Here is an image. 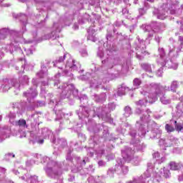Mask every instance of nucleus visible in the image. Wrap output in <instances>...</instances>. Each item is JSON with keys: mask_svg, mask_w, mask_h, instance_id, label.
<instances>
[{"mask_svg": "<svg viewBox=\"0 0 183 183\" xmlns=\"http://www.w3.org/2000/svg\"><path fill=\"white\" fill-rule=\"evenodd\" d=\"M145 144L144 143H139L137 142V144H135V147L136 149H137V151H142L144 148H145Z\"/></svg>", "mask_w": 183, "mask_h": 183, "instance_id": "obj_44", "label": "nucleus"}, {"mask_svg": "<svg viewBox=\"0 0 183 183\" xmlns=\"http://www.w3.org/2000/svg\"><path fill=\"white\" fill-rule=\"evenodd\" d=\"M41 162H47L45 172L50 178H59L62 175V169L56 162L51 160V158L45 156L42 158Z\"/></svg>", "mask_w": 183, "mask_h": 183, "instance_id": "obj_4", "label": "nucleus"}, {"mask_svg": "<svg viewBox=\"0 0 183 183\" xmlns=\"http://www.w3.org/2000/svg\"><path fill=\"white\" fill-rule=\"evenodd\" d=\"M134 154H135V152H134V150L129 147H127L125 150L122 151V155L124 159L128 162L131 161L132 164L134 165H139V162H141V158L138 157H134Z\"/></svg>", "mask_w": 183, "mask_h": 183, "instance_id": "obj_9", "label": "nucleus"}, {"mask_svg": "<svg viewBox=\"0 0 183 183\" xmlns=\"http://www.w3.org/2000/svg\"><path fill=\"white\" fill-rule=\"evenodd\" d=\"M136 114H139V115L142 114V115L140 116L141 127H139V131H142V134H139V135L140 137H145V134H147V129L146 127H144L142 126L144 125L143 124H148V122H149L152 112H151L149 109H147L145 112H143L141 109H137Z\"/></svg>", "mask_w": 183, "mask_h": 183, "instance_id": "obj_7", "label": "nucleus"}, {"mask_svg": "<svg viewBox=\"0 0 183 183\" xmlns=\"http://www.w3.org/2000/svg\"><path fill=\"white\" fill-rule=\"evenodd\" d=\"M49 64H51L50 60L43 61L41 63V69L36 73V76L39 78H46V76H48V69H46V66H49Z\"/></svg>", "mask_w": 183, "mask_h": 183, "instance_id": "obj_13", "label": "nucleus"}, {"mask_svg": "<svg viewBox=\"0 0 183 183\" xmlns=\"http://www.w3.org/2000/svg\"><path fill=\"white\" fill-rule=\"evenodd\" d=\"M86 171H87V174H92V172H94L95 169H94V166L90 165L89 168L86 169Z\"/></svg>", "mask_w": 183, "mask_h": 183, "instance_id": "obj_51", "label": "nucleus"}, {"mask_svg": "<svg viewBox=\"0 0 183 183\" xmlns=\"http://www.w3.org/2000/svg\"><path fill=\"white\" fill-rule=\"evenodd\" d=\"M162 74H164V69L162 67H160L157 71V76H162Z\"/></svg>", "mask_w": 183, "mask_h": 183, "instance_id": "obj_53", "label": "nucleus"}, {"mask_svg": "<svg viewBox=\"0 0 183 183\" xmlns=\"http://www.w3.org/2000/svg\"><path fill=\"white\" fill-rule=\"evenodd\" d=\"M150 88L154 91V94L147 93L149 98H151L152 101H157V97H160V102L163 105H168L171 104V99L165 96V92L169 89V87L167 86H162L161 84L152 83L150 84Z\"/></svg>", "mask_w": 183, "mask_h": 183, "instance_id": "obj_3", "label": "nucleus"}, {"mask_svg": "<svg viewBox=\"0 0 183 183\" xmlns=\"http://www.w3.org/2000/svg\"><path fill=\"white\" fill-rule=\"evenodd\" d=\"M178 40L180 42L179 46L177 47L175 44H171L168 46V55L171 58H177V56H179V52H182L183 51V36H179Z\"/></svg>", "mask_w": 183, "mask_h": 183, "instance_id": "obj_10", "label": "nucleus"}, {"mask_svg": "<svg viewBox=\"0 0 183 183\" xmlns=\"http://www.w3.org/2000/svg\"><path fill=\"white\" fill-rule=\"evenodd\" d=\"M12 158H15V154H14L12 153L6 154L4 156V159L6 161H11V159H12Z\"/></svg>", "mask_w": 183, "mask_h": 183, "instance_id": "obj_46", "label": "nucleus"}, {"mask_svg": "<svg viewBox=\"0 0 183 183\" xmlns=\"http://www.w3.org/2000/svg\"><path fill=\"white\" fill-rule=\"evenodd\" d=\"M153 158H154L155 159H158V158H159V152H154L153 154Z\"/></svg>", "mask_w": 183, "mask_h": 183, "instance_id": "obj_64", "label": "nucleus"}, {"mask_svg": "<svg viewBox=\"0 0 183 183\" xmlns=\"http://www.w3.org/2000/svg\"><path fill=\"white\" fill-rule=\"evenodd\" d=\"M141 93L146 97V99H140L139 101L136 102L135 104L137 105V107H144V105H146V104L148 102L152 103V101L150 100L152 99L148 97V92L143 91Z\"/></svg>", "mask_w": 183, "mask_h": 183, "instance_id": "obj_16", "label": "nucleus"}, {"mask_svg": "<svg viewBox=\"0 0 183 183\" xmlns=\"http://www.w3.org/2000/svg\"><path fill=\"white\" fill-rule=\"evenodd\" d=\"M147 14V10H145V9L144 8H140L139 9V15L138 18H139V16H142L144 15H145Z\"/></svg>", "mask_w": 183, "mask_h": 183, "instance_id": "obj_49", "label": "nucleus"}, {"mask_svg": "<svg viewBox=\"0 0 183 183\" xmlns=\"http://www.w3.org/2000/svg\"><path fill=\"white\" fill-rule=\"evenodd\" d=\"M115 78V74H107L104 76V79H103V82L104 84H107V82H109V81H112V79H114Z\"/></svg>", "mask_w": 183, "mask_h": 183, "instance_id": "obj_36", "label": "nucleus"}, {"mask_svg": "<svg viewBox=\"0 0 183 183\" xmlns=\"http://www.w3.org/2000/svg\"><path fill=\"white\" fill-rule=\"evenodd\" d=\"M106 158H107V161H112V159H114V158H115V156H114V154H109V155L106 156Z\"/></svg>", "mask_w": 183, "mask_h": 183, "instance_id": "obj_57", "label": "nucleus"}, {"mask_svg": "<svg viewBox=\"0 0 183 183\" xmlns=\"http://www.w3.org/2000/svg\"><path fill=\"white\" fill-rule=\"evenodd\" d=\"M89 183H96L95 179H94V177L91 176L87 179Z\"/></svg>", "mask_w": 183, "mask_h": 183, "instance_id": "obj_61", "label": "nucleus"}, {"mask_svg": "<svg viewBox=\"0 0 183 183\" xmlns=\"http://www.w3.org/2000/svg\"><path fill=\"white\" fill-rule=\"evenodd\" d=\"M137 39H138V41L139 42V44H141V45H143V46H145V43L147 42V41H144L139 39V36H137Z\"/></svg>", "mask_w": 183, "mask_h": 183, "instance_id": "obj_59", "label": "nucleus"}, {"mask_svg": "<svg viewBox=\"0 0 183 183\" xmlns=\"http://www.w3.org/2000/svg\"><path fill=\"white\" fill-rule=\"evenodd\" d=\"M9 34V30L6 28L1 29V39H5L6 36Z\"/></svg>", "mask_w": 183, "mask_h": 183, "instance_id": "obj_43", "label": "nucleus"}, {"mask_svg": "<svg viewBox=\"0 0 183 183\" xmlns=\"http://www.w3.org/2000/svg\"><path fill=\"white\" fill-rule=\"evenodd\" d=\"M141 84H142V81H141V79H139L138 78H135L133 80V85H134V89H138V88H139V85H141Z\"/></svg>", "mask_w": 183, "mask_h": 183, "instance_id": "obj_41", "label": "nucleus"}, {"mask_svg": "<svg viewBox=\"0 0 183 183\" xmlns=\"http://www.w3.org/2000/svg\"><path fill=\"white\" fill-rule=\"evenodd\" d=\"M107 41H114V36L112 35V32H109V31L107 32Z\"/></svg>", "mask_w": 183, "mask_h": 183, "instance_id": "obj_50", "label": "nucleus"}, {"mask_svg": "<svg viewBox=\"0 0 183 183\" xmlns=\"http://www.w3.org/2000/svg\"><path fill=\"white\" fill-rule=\"evenodd\" d=\"M9 119V122L11 123L13 125H14L16 122V121H15L16 118V114H15V112H10L8 115H7Z\"/></svg>", "mask_w": 183, "mask_h": 183, "instance_id": "obj_30", "label": "nucleus"}, {"mask_svg": "<svg viewBox=\"0 0 183 183\" xmlns=\"http://www.w3.org/2000/svg\"><path fill=\"white\" fill-rule=\"evenodd\" d=\"M107 99V94L105 93H102L100 95L94 94V100L96 102H104Z\"/></svg>", "mask_w": 183, "mask_h": 183, "instance_id": "obj_28", "label": "nucleus"}, {"mask_svg": "<svg viewBox=\"0 0 183 183\" xmlns=\"http://www.w3.org/2000/svg\"><path fill=\"white\" fill-rule=\"evenodd\" d=\"M129 135L132 138H135L137 137V130L132 129L129 132Z\"/></svg>", "mask_w": 183, "mask_h": 183, "instance_id": "obj_52", "label": "nucleus"}, {"mask_svg": "<svg viewBox=\"0 0 183 183\" xmlns=\"http://www.w3.org/2000/svg\"><path fill=\"white\" fill-rule=\"evenodd\" d=\"M159 55L160 56L159 59L157 60V64L161 65L162 66H166L167 68H170L172 69H178V63H177V58H172L169 56L165 52V49L162 47H159L158 49ZM170 58L169 59H168Z\"/></svg>", "mask_w": 183, "mask_h": 183, "instance_id": "obj_5", "label": "nucleus"}, {"mask_svg": "<svg viewBox=\"0 0 183 183\" xmlns=\"http://www.w3.org/2000/svg\"><path fill=\"white\" fill-rule=\"evenodd\" d=\"M160 177H164V178H171V172H169V169H161L160 171Z\"/></svg>", "mask_w": 183, "mask_h": 183, "instance_id": "obj_26", "label": "nucleus"}, {"mask_svg": "<svg viewBox=\"0 0 183 183\" xmlns=\"http://www.w3.org/2000/svg\"><path fill=\"white\" fill-rule=\"evenodd\" d=\"M53 144H56L57 145V148L59 149H61L64 147H66V140L65 139H53L51 141Z\"/></svg>", "mask_w": 183, "mask_h": 183, "instance_id": "obj_18", "label": "nucleus"}, {"mask_svg": "<svg viewBox=\"0 0 183 183\" xmlns=\"http://www.w3.org/2000/svg\"><path fill=\"white\" fill-rule=\"evenodd\" d=\"M169 140L171 141V144H170V145H174V144H176L177 143V141H178V139H175V137H170V138H169Z\"/></svg>", "mask_w": 183, "mask_h": 183, "instance_id": "obj_55", "label": "nucleus"}, {"mask_svg": "<svg viewBox=\"0 0 183 183\" xmlns=\"http://www.w3.org/2000/svg\"><path fill=\"white\" fill-rule=\"evenodd\" d=\"M16 127H20V128H28V124H26V121L24 119H21L14 123Z\"/></svg>", "mask_w": 183, "mask_h": 183, "instance_id": "obj_29", "label": "nucleus"}, {"mask_svg": "<svg viewBox=\"0 0 183 183\" xmlns=\"http://www.w3.org/2000/svg\"><path fill=\"white\" fill-rule=\"evenodd\" d=\"M59 92H61V98L65 99V98H71V96L78 97V89H75L74 84H66V86H59Z\"/></svg>", "mask_w": 183, "mask_h": 183, "instance_id": "obj_8", "label": "nucleus"}, {"mask_svg": "<svg viewBox=\"0 0 183 183\" xmlns=\"http://www.w3.org/2000/svg\"><path fill=\"white\" fill-rule=\"evenodd\" d=\"M162 134V131H161L159 129H154L151 131L150 133V138L152 139H154L155 138H161V134Z\"/></svg>", "mask_w": 183, "mask_h": 183, "instance_id": "obj_23", "label": "nucleus"}, {"mask_svg": "<svg viewBox=\"0 0 183 183\" xmlns=\"http://www.w3.org/2000/svg\"><path fill=\"white\" fill-rule=\"evenodd\" d=\"M132 114V110L131 109V107L129 106L124 107V115L126 118H128L131 114Z\"/></svg>", "mask_w": 183, "mask_h": 183, "instance_id": "obj_40", "label": "nucleus"}, {"mask_svg": "<svg viewBox=\"0 0 183 183\" xmlns=\"http://www.w3.org/2000/svg\"><path fill=\"white\" fill-rule=\"evenodd\" d=\"M56 106L54 107V111H56V118L55 119V121H58L59 119H61L64 117V113L61 110H56V107H58V102L55 101Z\"/></svg>", "mask_w": 183, "mask_h": 183, "instance_id": "obj_27", "label": "nucleus"}, {"mask_svg": "<svg viewBox=\"0 0 183 183\" xmlns=\"http://www.w3.org/2000/svg\"><path fill=\"white\" fill-rule=\"evenodd\" d=\"M33 86L29 90L24 93V97L27 99L28 102L30 104L34 103V99L38 96V91H36V87L38 86V81L36 79H32Z\"/></svg>", "mask_w": 183, "mask_h": 183, "instance_id": "obj_11", "label": "nucleus"}, {"mask_svg": "<svg viewBox=\"0 0 183 183\" xmlns=\"http://www.w3.org/2000/svg\"><path fill=\"white\" fill-rule=\"evenodd\" d=\"M97 56L101 59L104 58V51H102V49H99V51H97Z\"/></svg>", "mask_w": 183, "mask_h": 183, "instance_id": "obj_54", "label": "nucleus"}, {"mask_svg": "<svg viewBox=\"0 0 183 183\" xmlns=\"http://www.w3.org/2000/svg\"><path fill=\"white\" fill-rule=\"evenodd\" d=\"M127 89L128 87H127V86L124 84L119 86L117 90V95H119V97H122V95H125V91H127Z\"/></svg>", "mask_w": 183, "mask_h": 183, "instance_id": "obj_32", "label": "nucleus"}, {"mask_svg": "<svg viewBox=\"0 0 183 183\" xmlns=\"http://www.w3.org/2000/svg\"><path fill=\"white\" fill-rule=\"evenodd\" d=\"M100 85H102V82L98 78L93 79L90 81L91 88H94V89H98Z\"/></svg>", "mask_w": 183, "mask_h": 183, "instance_id": "obj_22", "label": "nucleus"}, {"mask_svg": "<svg viewBox=\"0 0 183 183\" xmlns=\"http://www.w3.org/2000/svg\"><path fill=\"white\" fill-rule=\"evenodd\" d=\"M65 59L66 60L64 69V68L61 66V64H62ZM54 66H56L59 69H63V71L61 72L62 75H66L68 72L78 71V68H81V64L76 62L69 54H64L63 56H59V59L55 61Z\"/></svg>", "mask_w": 183, "mask_h": 183, "instance_id": "obj_2", "label": "nucleus"}, {"mask_svg": "<svg viewBox=\"0 0 183 183\" xmlns=\"http://www.w3.org/2000/svg\"><path fill=\"white\" fill-rule=\"evenodd\" d=\"M165 129H166L167 132H174L175 131V128H174V127H172L168 124H166Z\"/></svg>", "mask_w": 183, "mask_h": 183, "instance_id": "obj_47", "label": "nucleus"}, {"mask_svg": "<svg viewBox=\"0 0 183 183\" xmlns=\"http://www.w3.org/2000/svg\"><path fill=\"white\" fill-rule=\"evenodd\" d=\"M169 167H170V169H172V171H178V169L181 168V164L175 162H171L169 163Z\"/></svg>", "mask_w": 183, "mask_h": 183, "instance_id": "obj_33", "label": "nucleus"}, {"mask_svg": "<svg viewBox=\"0 0 183 183\" xmlns=\"http://www.w3.org/2000/svg\"><path fill=\"white\" fill-rule=\"evenodd\" d=\"M99 167H107V162H104L103 160H99L98 162Z\"/></svg>", "mask_w": 183, "mask_h": 183, "instance_id": "obj_56", "label": "nucleus"}, {"mask_svg": "<svg viewBox=\"0 0 183 183\" xmlns=\"http://www.w3.org/2000/svg\"><path fill=\"white\" fill-rule=\"evenodd\" d=\"M41 137L44 139L49 138V137H52L53 133L48 128H44L40 130Z\"/></svg>", "mask_w": 183, "mask_h": 183, "instance_id": "obj_19", "label": "nucleus"}, {"mask_svg": "<svg viewBox=\"0 0 183 183\" xmlns=\"http://www.w3.org/2000/svg\"><path fill=\"white\" fill-rule=\"evenodd\" d=\"M96 29H93L92 26H90L89 29L87 30V39L89 41H92L93 42H95L97 41V37L95 36L96 34Z\"/></svg>", "mask_w": 183, "mask_h": 183, "instance_id": "obj_17", "label": "nucleus"}, {"mask_svg": "<svg viewBox=\"0 0 183 183\" xmlns=\"http://www.w3.org/2000/svg\"><path fill=\"white\" fill-rule=\"evenodd\" d=\"M175 5L171 4V1H169L167 4L164 3L159 10L156 9L153 11L154 16H157V19L164 20L167 18V13L169 11L172 15L175 14Z\"/></svg>", "mask_w": 183, "mask_h": 183, "instance_id": "obj_6", "label": "nucleus"}, {"mask_svg": "<svg viewBox=\"0 0 183 183\" xmlns=\"http://www.w3.org/2000/svg\"><path fill=\"white\" fill-rule=\"evenodd\" d=\"M26 54V55H32V54H34V52L32 51V50L31 49H25Z\"/></svg>", "mask_w": 183, "mask_h": 183, "instance_id": "obj_62", "label": "nucleus"}, {"mask_svg": "<svg viewBox=\"0 0 183 183\" xmlns=\"http://www.w3.org/2000/svg\"><path fill=\"white\" fill-rule=\"evenodd\" d=\"M86 164V162H85V159L81 160V157L77 158V165L82 167L83 165H85Z\"/></svg>", "mask_w": 183, "mask_h": 183, "instance_id": "obj_48", "label": "nucleus"}, {"mask_svg": "<svg viewBox=\"0 0 183 183\" xmlns=\"http://www.w3.org/2000/svg\"><path fill=\"white\" fill-rule=\"evenodd\" d=\"M179 86V84L178 83L177 81H173L171 83L170 85V90L172 92H177V89H178V87Z\"/></svg>", "mask_w": 183, "mask_h": 183, "instance_id": "obj_35", "label": "nucleus"}, {"mask_svg": "<svg viewBox=\"0 0 183 183\" xmlns=\"http://www.w3.org/2000/svg\"><path fill=\"white\" fill-rule=\"evenodd\" d=\"M14 86L16 89H19L21 86V84L18 82L16 79L9 80L8 79H3L1 81V89H3V92H6L9 91L11 88Z\"/></svg>", "mask_w": 183, "mask_h": 183, "instance_id": "obj_12", "label": "nucleus"}, {"mask_svg": "<svg viewBox=\"0 0 183 183\" xmlns=\"http://www.w3.org/2000/svg\"><path fill=\"white\" fill-rule=\"evenodd\" d=\"M19 81L21 85H25V84H29V77H28V76L24 75L19 78Z\"/></svg>", "mask_w": 183, "mask_h": 183, "instance_id": "obj_39", "label": "nucleus"}, {"mask_svg": "<svg viewBox=\"0 0 183 183\" xmlns=\"http://www.w3.org/2000/svg\"><path fill=\"white\" fill-rule=\"evenodd\" d=\"M11 108L15 109L14 112H16V114H19V112H21L23 109L22 104H21V103H13Z\"/></svg>", "mask_w": 183, "mask_h": 183, "instance_id": "obj_31", "label": "nucleus"}, {"mask_svg": "<svg viewBox=\"0 0 183 183\" xmlns=\"http://www.w3.org/2000/svg\"><path fill=\"white\" fill-rule=\"evenodd\" d=\"M118 172V169L117 168V165H115V168L109 169V170L107 171V174L110 177H112L114 175V174H115V172Z\"/></svg>", "mask_w": 183, "mask_h": 183, "instance_id": "obj_45", "label": "nucleus"}, {"mask_svg": "<svg viewBox=\"0 0 183 183\" xmlns=\"http://www.w3.org/2000/svg\"><path fill=\"white\" fill-rule=\"evenodd\" d=\"M53 28L54 29H56V31H52L50 34H45L42 37V39H56V37L58 36V34H59V32H61V29L58 27V24H54Z\"/></svg>", "mask_w": 183, "mask_h": 183, "instance_id": "obj_15", "label": "nucleus"}, {"mask_svg": "<svg viewBox=\"0 0 183 183\" xmlns=\"http://www.w3.org/2000/svg\"><path fill=\"white\" fill-rule=\"evenodd\" d=\"M176 118H181L183 117V103H179L176 107Z\"/></svg>", "mask_w": 183, "mask_h": 183, "instance_id": "obj_21", "label": "nucleus"}, {"mask_svg": "<svg viewBox=\"0 0 183 183\" xmlns=\"http://www.w3.org/2000/svg\"><path fill=\"white\" fill-rule=\"evenodd\" d=\"M125 161H127L125 159H117L116 164V168L117 169V172H122V174H128V167L124 165Z\"/></svg>", "mask_w": 183, "mask_h": 183, "instance_id": "obj_14", "label": "nucleus"}, {"mask_svg": "<svg viewBox=\"0 0 183 183\" xmlns=\"http://www.w3.org/2000/svg\"><path fill=\"white\" fill-rule=\"evenodd\" d=\"M2 48L6 52H10L11 54H12V52H14V51H15V49H16V47H15V46H14L12 44H7L6 46L2 47Z\"/></svg>", "mask_w": 183, "mask_h": 183, "instance_id": "obj_34", "label": "nucleus"}, {"mask_svg": "<svg viewBox=\"0 0 183 183\" xmlns=\"http://www.w3.org/2000/svg\"><path fill=\"white\" fill-rule=\"evenodd\" d=\"M1 139H6V138H9L11 135V128L9 127H5L1 129Z\"/></svg>", "mask_w": 183, "mask_h": 183, "instance_id": "obj_20", "label": "nucleus"}, {"mask_svg": "<svg viewBox=\"0 0 183 183\" xmlns=\"http://www.w3.org/2000/svg\"><path fill=\"white\" fill-rule=\"evenodd\" d=\"M174 127H175L176 131H177V132H183L182 124L177 122V121H174Z\"/></svg>", "mask_w": 183, "mask_h": 183, "instance_id": "obj_42", "label": "nucleus"}, {"mask_svg": "<svg viewBox=\"0 0 183 183\" xmlns=\"http://www.w3.org/2000/svg\"><path fill=\"white\" fill-rule=\"evenodd\" d=\"M142 69L146 71V72H152V69L151 68V65H149L148 63H143L141 65Z\"/></svg>", "mask_w": 183, "mask_h": 183, "instance_id": "obj_38", "label": "nucleus"}, {"mask_svg": "<svg viewBox=\"0 0 183 183\" xmlns=\"http://www.w3.org/2000/svg\"><path fill=\"white\" fill-rule=\"evenodd\" d=\"M66 161H69L70 162H72V156H71V154L68 153L66 158Z\"/></svg>", "mask_w": 183, "mask_h": 183, "instance_id": "obj_63", "label": "nucleus"}, {"mask_svg": "<svg viewBox=\"0 0 183 183\" xmlns=\"http://www.w3.org/2000/svg\"><path fill=\"white\" fill-rule=\"evenodd\" d=\"M30 183H39V181L38 180L37 176H30L29 177H26V182Z\"/></svg>", "mask_w": 183, "mask_h": 183, "instance_id": "obj_37", "label": "nucleus"}, {"mask_svg": "<svg viewBox=\"0 0 183 183\" xmlns=\"http://www.w3.org/2000/svg\"><path fill=\"white\" fill-rule=\"evenodd\" d=\"M108 108L106 107H95L93 111H89L88 107H81L80 113H78V115L80 119H84V118H88L89 117H98L99 119L109 122L112 119L109 111H114L115 109V104L113 103L109 104Z\"/></svg>", "mask_w": 183, "mask_h": 183, "instance_id": "obj_1", "label": "nucleus"}, {"mask_svg": "<svg viewBox=\"0 0 183 183\" xmlns=\"http://www.w3.org/2000/svg\"><path fill=\"white\" fill-rule=\"evenodd\" d=\"M142 28L145 32H149L148 39H151V38L154 36V32H155L154 30L152 29V27L149 25H143Z\"/></svg>", "mask_w": 183, "mask_h": 183, "instance_id": "obj_24", "label": "nucleus"}, {"mask_svg": "<svg viewBox=\"0 0 183 183\" xmlns=\"http://www.w3.org/2000/svg\"><path fill=\"white\" fill-rule=\"evenodd\" d=\"M152 26L155 32H161V31H164V29H165L164 24L155 23Z\"/></svg>", "mask_w": 183, "mask_h": 183, "instance_id": "obj_25", "label": "nucleus"}, {"mask_svg": "<svg viewBox=\"0 0 183 183\" xmlns=\"http://www.w3.org/2000/svg\"><path fill=\"white\" fill-rule=\"evenodd\" d=\"M162 37L158 36V35H156L155 36V38H154V41H156V42H157V44H159V42H161V39H162Z\"/></svg>", "mask_w": 183, "mask_h": 183, "instance_id": "obj_60", "label": "nucleus"}, {"mask_svg": "<svg viewBox=\"0 0 183 183\" xmlns=\"http://www.w3.org/2000/svg\"><path fill=\"white\" fill-rule=\"evenodd\" d=\"M80 53L81 56H88V52L85 49H81Z\"/></svg>", "mask_w": 183, "mask_h": 183, "instance_id": "obj_58", "label": "nucleus"}]
</instances>
